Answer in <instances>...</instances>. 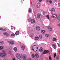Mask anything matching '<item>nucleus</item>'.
Segmentation results:
<instances>
[{
  "label": "nucleus",
  "mask_w": 60,
  "mask_h": 60,
  "mask_svg": "<svg viewBox=\"0 0 60 60\" xmlns=\"http://www.w3.org/2000/svg\"><path fill=\"white\" fill-rule=\"evenodd\" d=\"M57 44H58V46H60V44H59L58 43H57Z\"/></svg>",
  "instance_id": "nucleus-45"
},
{
  "label": "nucleus",
  "mask_w": 60,
  "mask_h": 60,
  "mask_svg": "<svg viewBox=\"0 0 60 60\" xmlns=\"http://www.w3.org/2000/svg\"><path fill=\"white\" fill-rule=\"evenodd\" d=\"M32 49L33 51L36 52L38 50V47H37V46L34 45L32 47Z\"/></svg>",
  "instance_id": "nucleus-1"
},
{
  "label": "nucleus",
  "mask_w": 60,
  "mask_h": 60,
  "mask_svg": "<svg viewBox=\"0 0 60 60\" xmlns=\"http://www.w3.org/2000/svg\"><path fill=\"white\" fill-rule=\"evenodd\" d=\"M21 48L22 49H23V50H24V49H25V47L24 46H22V47Z\"/></svg>",
  "instance_id": "nucleus-23"
},
{
  "label": "nucleus",
  "mask_w": 60,
  "mask_h": 60,
  "mask_svg": "<svg viewBox=\"0 0 60 60\" xmlns=\"http://www.w3.org/2000/svg\"><path fill=\"white\" fill-rule=\"evenodd\" d=\"M54 14V16H55V17H56L57 18V14Z\"/></svg>",
  "instance_id": "nucleus-42"
},
{
  "label": "nucleus",
  "mask_w": 60,
  "mask_h": 60,
  "mask_svg": "<svg viewBox=\"0 0 60 60\" xmlns=\"http://www.w3.org/2000/svg\"><path fill=\"white\" fill-rule=\"evenodd\" d=\"M58 15H59V16H60V14H58Z\"/></svg>",
  "instance_id": "nucleus-47"
},
{
  "label": "nucleus",
  "mask_w": 60,
  "mask_h": 60,
  "mask_svg": "<svg viewBox=\"0 0 60 60\" xmlns=\"http://www.w3.org/2000/svg\"><path fill=\"white\" fill-rule=\"evenodd\" d=\"M23 59L24 60H26V55L25 54L23 56Z\"/></svg>",
  "instance_id": "nucleus-7"
},
{
  "label": "nucleus",
  "mask_w": 60,
  "mask_h": 60,
  "mask_svg": "<svg viewBox=\"0 0 60 60\" xmlns=\"http://www.w3.org/2000/svg\"><path fill=\"white\" fill-rule=\"evenodd\" d=\"M43 51V48L42 47L40 48L39 49V52L40 53H42Z\"/></svg>",
  "instance_id": "nucleus-4"
},
{
  "label": "nucleus",
  "mask_w": 60,
  "mask_h": 60,
  "mask_svg": "<svg viewBox=\"0 0 60 60\" xmlns=\"http://www.w3.org/2000/svg\"><path fill=\"white\" fill-rule=\"evenodd\" d=\"M3 49V47L2 46L0 47V50H2Z\"/></svg>",
  "instance_id": "nucleus-29"
},
{
  "label": "nucleus",
  "mask_w": 60,
  "mask_h": 60,
  "mask_svg": "<svg viewBox=\"0 0 60 60\" xmlns=\"http://www.w3.org/2000/svg\"><path fill=\"white\" fill-rule=\"evenodd\" d=\"M2 52L3 53H1L0 54V56H1V57H5V56H6V54L5 53L4 51H2Z\"/></svg>",
  "instance_id": "nucleus-2"
},
{
  "label": "nucleus",
  "mask_w": 60,
  "mask_h": 60,
  "mask_svg": "<svg viewBox=\"0 0 60 60\" xmlns=\"http://www.w3.org/2000/svg\"><path fill=\"white\" fill-rule=\"evenodd\" d=\"M0 43L1 44H4V42L2 41H0Z\"/></svg>",
  "instance_id": "nucleus-33"
},
{
  "label": "nucleus",
  "mask_w": 60,
  "mask_h": 60,
  "mask_svg": "<svg viewBox=\"0 0 60 60\" xmlns=\"http://www.w3.org/2000/svg\"><path fill=\"white\" fill-rule=\"evenodd\" d=\"M29 22H31V21H32V19H30L28 20Z\"/></svg>",
  "instance_id": "nucleus-28"
},
{
  "label": "nucleus",
  "mask_w": 60,
  "mask_h": 60,
  "mask_svg": "<svg viewBox=\"0 0 60 60\" xmlns=\"http://www.w3.org/2000/svg\"><path fill=\"white\" fill-rule=\"evenodd\" d=\"M56 53L54 54V58H55V57H56Z\"/></svg>",
  "instance_id": "nucleus-39"
},
{
  "label": "nucleus",
  "mask_w": 60,
  "mask_h": 60,
  "mask_svg": "<svg viewBox=\"0 0 60 60\" xmlns=\"http://www.w3.org/2000/svg\"><path fill=\"white\" fill-rule=\"evenodd\" d=\"M41 14L40 13H39L37 15V17H38V19H39L40 18V17H41Z\"/></svg>",
  "instance_id": "nucleus-11"
},
{
  "label": "nucleus",
  "mask_w": 60,
  "mask_h": 60,
  "mask_svg": "<svg viewBox=\"0 0 60 60\" xmlns=\"http://www.w3.org/2000/svg\"><path fill=\"white\" fill-rule=\"evenodd\" d=\"M58 6L59 7H60V3H58Z\"/></svg>",
  "instance_id": "nucleus-37"
},
{
  "label": "nucleus",
  "mask_w": 60,
  "mask_h": 60,
  "mask_svg": "<svg viewBox=\"0 0 60 60\" xmlns=\"http://www.w3.org/2000/svg\"><path fill=\"white\" fill-rule=\"evenodd\" d=\"M14 50L15 52H17L18 51V49H17V48L16 47H15L13 49Z\"/></svg>",
  "instance_id": "nucleus-10"
},
{
  "label": "nucleus",
  "mask_w": 60,
  "mask_h": 60,
  "mask_svg": "<svg viewBox=\"0 0 60 60\" xmlns=\"http://www.w3.org/2000/svg\"><path fill=\"white\" fill-rule=\"evenodd\" d=\"M11 29H12H12H13V28H12Z\"/></svg>",
  "instance_id": "nucleus-50"
},
{
  "label": "nucleus",
  "mask_w": 60,
  "mask_h": 60,
  "mask_svg": "<svg viewBox=\"0 0 60 60\" xmlns=\"http://www.w3.org/2000/svg\"><path fill=\"white\" fill-rule=\"evenodd\" d=\"M52 17L54 19H56V18H57L55 16V14L52 15Z\"/></svg>",
  "instance_id": "nucleus-19"
},
{
  "label": "nucleus",
  "mask_w": 60,
  "mask_h": 60,
  "mask_svg": "<svg viewBox=\"0 0 60 60\" xmlns=\"http://www.w3.org/2000/svg\"><path fill=\"white\" fill-rule=\"evenodd\" d=\"M13 60H16V59H15V58H13Z\"/></svg>",
  "instance_id": "nucleus-46"
},
{
  "label": "nucleus",
  "mask_w": 60,
  "mask_h": 60,
  "mask_svg": "<svg viewBox=\"0 0 60 60\" xmlns=\"http://www.w3.org/2000/svg\"><path fill=\"white\" fill-rule=\"evenodd\" d=\"M42 35H40L39 36V38L40 39H42Z\"/></svg>",
  "instance_id": "nucleus-24"
},
{
  "label": "nucleus",
  "mask_w": 60,
  "mask_h": 60,
  "mask_svg": "<svg viewBox=\"0 0 60 60\" xmlns=\"http://www.w3.org/2000/svg\"><path fill=\"white\" fill-rule=\"evenodd\" d=\"M31 23L33 24L34 23H35V21H34V20L33 19L31 21Z\"/></svg>",
  "instance_id": "nucleus-18"
},
{
  "label": "nucleus",
  "mask_w": 60,
  "mask_h": 60,
  "mask_svg": "<svg viewBox=\"0 0 60 60\" xmlns=\"http://www.w3.org/2000/svg\"><path fill=\"white\" fill-rule=\"evenodd\" d=\"M23 0V1H24V0Z\"/></svg>",
  "instance_id": "nucleus-54"
},
{
  "label": "nucleus",
  "mask_w": 60,
  "mask_h": 60,
  "mask_svg": "<svg viewBox=\"0 0 60 60\" xmlns=\"http://www.w3.org/2000/svg\"><path fill=\"white\" fill-rule=\"evenodd\" d=\"M58 50H59L58 52H59V53L60 54V49H58Z\"/></svg>",
  "instance_id": "nucleus-41"
},
{
  "label": "nucleus",
  "mask_w": 60,
  "mask_h": 60,
  "mask_svg": "<svg viewBox=\"0 0 60 60\" xmlns=\"http://www.w3.org/2000/svg\"><path fill=\"white\" fill-rule=\"evenodd\" d=\"M43 0H39V1L40 2H41Z\"/></svg>",
  "instance_id": "nucleus-44"
},
{
  "label": "nucleus",
  "mask_w": 60,
  "mask_h": 60,
  "mask_svg": "<svg viewBox=\"0 0 60 60\" xmlns=\"http://www.w3.org/2000/svg\"><path fill=\"white\" fill-rule=\"evenodd\" d=\"M19 33L18 31H17L15 33V34L17 35H19Z\"/></svg>",
  "instance_id": "nucleus-14"
},
{
  "label": "nucleus",
  "mask_w": 60,
  "mask_h": 60,
  "mask_svg": "<svg viewBox=\"0 0 60 60\" xmlns=\"http://www.w3.org/2000/svg\"><path fill=\"white\" fill-rule=\"evenodd\" d=\"M45 32L46 31L44 30H42L41 31V33L42 34H44Z\"/></svg>",
  "instance_id": "nucleus-16"
},
{
  "label": "nucleus",
  "mask_w": 60,
  "mask_h": 60,
  "mask_svg": "<svg viewBox=\"0 0 60 60\" xmlns=\"http://www.w3.org/2000/svg\"><path fill=\"white\" fill-rule=\"evenodd\" d=\"M3 34L4 35H7L8 34L6 32H5V33H4Z\"/></svg>",
  "instance_id": "nucleus-22"
},
{
  "label": "nucleus",
  "mask_w": 60,
  "mask_h": 60,
  "mask_svg": "<svg viewBox=\"0 0 60 60\" xmlns=\"http://www.w3.org/2000/svg\"><path fill=\"white\" fill-rule=\"evenodd\" d=\"M9 43L11 45H13L14 44V42L13 41H9Z\"/></svg>",
  "instance_id": "nucleus-6"
},
{
  "label": "nucleus",
  "mask_w": 60,
  "mask_h": 60,
  "mask_svg": "<svg viewBox=\"0 0 60 60\" xmlns=\"http://www.w3.org/2000/svg\"><path fill=\"white\" fill-rule=\"evenodd\" d=\"M39 38L38 37H36L35 38V40L37 41L38 40H39Z\"/></svg>",
  "instance_id": "nucleus-17"
},
{
  "label": "nucleus",
  "mask_w": 60,
  "mask_h": 60,
  "mask_svg": "<svg viewBox=\"0 0 60 60\" xmlns=\"http://www.w3.org/2000/svg\"><path fill=\"white\" fill-rule=\"evenodd\" d=\"M52 46L53 48L54 49H56V45H55V44H54L53 45H52Z\"/></svg>",
  "instance_id": "nucleus-12"
},
{
  "label": "nucleus",
  "mask_w": 60,
  "mask_h": 60,
  "mask_svg": "<svg viewBox=\"0 0 60 60\" xmlns=\"http://www.w3.org/2000/svg\"><path fill=\"white\" fill-rule=\"evenodd\" d=\"M30 13V12H32V10H31V9L30 8L29 9V10L28 11Z\"/></svg>",
  "instance_id": "nucleus-25"
},
{
  "label": "nucleus",
  "mask_w": 60,
  "mask_h": 60,
  "mask_svg": "<svg viewBox=\"0 0 60 60\" xmlns=\"http://www.w3.org/2000/svg\"><path fill=\"white\" fill-rule=\"evenodd\" d=\"M49 60H52V58H51V57L50 56L49 57Z\"/></svg>",
  "instance_id": "nucleus-34"
},
{
  "label": "nucleus",
  "mask_w": 60,
  "mask_h": 60,
  "mask_svg": "<svg viewBox=\"0 0 60 60\" xmlns=\"http://www.w3.org/2000/svg\"><path fill=\"white\" fill-rule=\"evenodd\" d=\"M49 35L48 34H47L45 35V37L46 38H48V37H49Z\"/></svg>",
  "instance_id": "nucleus-20"
},
{
  "label": "nucleus",
  "mask_w": 60,
  "mask_h": 60,
  "mask_svg": "<svg viewBox=\"0 0 60 60\" xmlns=\"http://www.w3.org/2000/svg\"><path fill=\"white\" fill-rule=\"evenodd\" d=\"M13 27V26H12L11 27Z\"/></svg>",
  "instance_id": "nucleus-51"
},
{
  "label": "nucleus",
  "mask_w": 60,
  "mask_h": 60,
  "mask_svg": "<svg viewBox=\"0 0 60 60\" xmlns=\"http://www.w3.org/2000/svg\"><path fill=\"white\" fill-rule=\"evenodd\" d=\"M35 56H36V57L37 58H38L39 57V55L37 54H35Z\"/></svg>",
  "instance_id": "nucleus-13"
},
{
  "label": "nucleus",
  "mask_w": 60,
  "mask_h": 60,
  "mask_svg": "<svg viewBox=\"0 0 60 60\" xmlns=\"http://www.w3.org/2000/svg\"><path fill=\"white\" fill-rule=\"evenodd\" d=\"M58 19L59 20H60V17H58Z\"/></svg>",
  "instance_id": "nucleus-36"
},
{
  "label": "nucleus",
  "mask_w": 60,
  "mask_h": 60,
  "mask_svg": "<svg viewBox=\"0 0 60 60\" xmlns=\"http://www.w3.org/2000/svg\"><path fill=\"white\" fill-rule=\"evenodd\" d=\"M3 29L2 28H0V31L3 30Z\"/></svg>",
  "instance_id": "nucleus-43"
},
{
  "label": "nucleus",
  "mask_w": 60,
  "mask_h": 60,
  "mask_svg": "<svg viewBox=\"0 0 60 60\" xmlns=\"http://www.w3.org/2000/svg\"><path fill=\"white\" fill-rule=\"evenodd\" d=\"M16 57L17 58L19 59H20L21 58V56H20V55L19 54H16Z\"/></svg>",
  "instance_id": "nucleus-3"
},
{
  "label": "nucleus",
  "mask_w": 60,
  "mask_h": 60,
  "mask_svg": "<svg viewBox=\"0 0 60 60\" xmlns=\"http://www.w3.org/2000/svg\"><path fill=\"white\" fill-rule=\"evenodd\" d=\"M57 25L59 27H60V24H57Z\"/></svg>",
  "instance_id": "nucleus-38"
},
{
  "label": "nucleus",
  "mask_w": 60,
  "mask_h": 60,
  "mask_svg": "<svg viewBox=\"0 0 60 60\" xmlns=\"http://www.w3.org/2000/svg\"><path fill=\"white\" fill-rule=\"evenodd\" d=\"M59 0V1H60V0Z\"/></svg>",
  "instance_id": "nucleus-53"
},
{
  "label": "nucleus",
  "mask_w": 60,
  "mask_h": 60,
  "mask_svg": "<svg viewBox=\"0 0 60 60\" xmlns=\"http://www.w3.org/2000/svg\"><path fill=\"white\" fill-rule=\"evenodd\" d=\"M49 53V51L45 50L43 52V54H48Z\"/></svg>",
  "instance_id": "nucleus-9"
},
{
  "label": "nucleus",
  "mask_w": 60,
  "mask_h": 60,
  "mask_svg": "<svg viewBox=\"0 0 60 60\" xmlns=\"http://www.w3.org/2000/svg\"><path fill=\"white\" fill-rule=\"evenodd\" d=\"M52 11H55V9L54 8H52Z\"/></svg>",
  "instance_id": "nucleus-31"
},
{
  "label": "nucleus",
  "mask_w": 60,
  "mask_h": 60,
  "mask_svg": "<svg viewBox=\"0 0 60 60\" xmlns=\"http://www.w3.org/2000/svg\"><path fill=\"white\" fill-rule=\"evenodd\" d=\"M46 17L48 19H49V15H47V16H46Z\"/></svg>",
  "instance_id": "nucleus-27"
},
{
  "label": "nucleus",
  "mask_w": 60,
  "mask_h": 60,
  "mask_svg": "<svg viewBox=\"0 0 60 60\" xmlns=\"http://www.w3.org/2000/svg\"><path fill=\"white\" fill-rule=\"evenodd\" d=\"M49 2L50 3V4H51V3H52V1H51V0H50L49 1Z\"/></svg>",
  "instance_id": "nucleus-40"
},
{
  "label": "nucleus",
  "mask_w": 60,
  "mask_h": 60,
  "mask_svg": "<svg viewBox=\"0 0 60 60\" xmlns=\"http://www.w3.org/2000/svg\"><path fill=\"white\" fill-rule=\"evenodd\" d=\"M37 7L38 8H39L40 7V3L38 2L37 4Z\"/></svg>",
  "instance_id": "nucleus-5"
},
{
  "label": "nucleus",
  "mask_w": 60,
  "mask_h": 60,
  "mask_svg": "<svg viewBox=\"0 0 60 60\" xmlns=\"http://www.w3.org/2000/svg\"><path fill=\"white\" fill-rule=\"evenodd\" d=\"M14 35H15V34H11V36H14Z\"/></svg>",
  "instance_id": "nucleus-32"
},
{
  "label": "nucleus",
  "mask_w": 60,
  "mask_h": 60,
  "mask_svg": "<svg viewBox=\"0 0 60 60\" xmlns=\"http://www.w3.org/2000/svg\"><path fill=\"white\" fill-rule=\"evenodd\" d=\"M32 58H34L35 57V55L34 54H32Z\"/></svg>",
  "instance_id": "nucleus-21"
},
{
  "label": "nucleus",
  "mask_w": 60,
  "mask_h": 60,
  "mask_svg": "<svg viewBox=\"0 0 60 60\" xmlns=\"http://www.w3.org/2000/svg\"><path fill=\"white\" fill-rule=\"evenodd\" d=\"M40 27L39 26H37L36 27V29L38 31H40Z\"/></svg>",
  "instance_id": "nucleus-8"
},
{
  "label": "nucleus",
  "mask_w": 60,
  "mask_h": 60,
  "mask_svg": "<svg viewBox=\"0 0 60 60\" xmlns=\"http://www.w3.org/2000/svg\"><path fill=\"white\" fill-rule=\"evenodd\" d=\"M54 1L55 2H56V1H57L56 0H54Z\"/></svg>",
  "instance_id": "nucleus-48"
},
{
  "label": "nucleus",
  "mask_w": 60,
  "mask_h": 60,
  "mask_svg": "<svg viewBox=\"0 0 60 60\" xmlns=\"http://www.w3.org/2000/svg\"><path fill=\"white\" fill-rule=\"evenodd\" d=\"M56 60H59V57L58 56L57 57H56Z\"/></svg>",
  "instance_id": "nucleus-30"
},
{
  "label": "nucleus",
  "mask_w": 60,
  "mask_h": 60,
  "mask_svg": "<svg viewBox=\"0 0 60 60\" xmlns=\"http://www.w3.org/2000/svg\"><path fill=\"white\" fill-rule=\"evenodd\" d=\"M48 29L49 30V31H51L52 30V28L50 26H49L48 27Z\"/></svg>",
  "instance_id": "nucleus-15"
},
{
  "label": "nucleus",
  "mask_w": 60,
  "mask_h": 60,
  "mask_svg": "<svg viewBox=\"0 0 60 60\" xmlns=\"http://www.w3.org/2000/svg\"><path fill=\"white\" fill-rule=\"evenodd\" d=\"M43 13H43V14H44V12Z\"/></svg>",
  "instance_id": "nucleus-49"
},
{
  "label": "nucleus",
  "mask_w": 60,
  "mask_h": 60,
  "mask_svg": "<svg viewBox=\"0 0 60 60\" xmlns=\"http://www.w3.org/2000/svg\"><path fill=\"white\" fill-rule=\"evenodd\" d=\"M3 31H5L6 30V29H3Z\"/></svg>",
  "instance_id": "nucleus-35"
},
{
  "label": "nucleus",
  "mask_w": 60,
  "mask_h": 60,
  "mask_svg": "<svg viewBox=\"0 0 60 60\" xmlns=\"http://www.w3.org/2000/svg\"><path fill=\"white\" fill-rule=\"evenodd\" d=\"M30 60H31V59H30Z\"/></svg>",
  "instance_id": "nucleus-52"
},
{
  "label": "nucleus",
  "mask_w": 60,
  "mask_h": 60,
  "mask_svg": "<svg viewBox=\"0 0 60 60\" xmlns=\"http://www.w3.org/2000/svg\"><path fill=\"white\" fill-rule=\"evenodd\" d=\"M53 41H57V39L55 38H53Z\"/></svg>",
  "instance_id": "nucleus-26"
}]
</instances>
